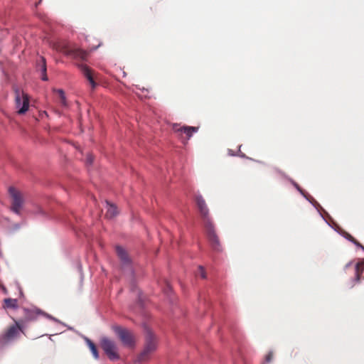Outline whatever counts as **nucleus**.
<instances>
[{"label":"nucleus","instance_id":"nucleus-20","mask_svg":"<svg viewBox=\"0 0 364 364\" xmlns=\"http://www.w3.org/2000/svg\"><path fill=\"white\" fill-rule=\"evenodd\" d=\"M198 276H200L203 279L206 278L205 272L204 269L203 268V267H201V266H200L198 267Z\"/></svg>","mask_w":364,"mask_h":364},{"label":"nucleus","instance_id":"nucleus-23","mask_svg":"<svg viewBox=\"0 0 364 364\" xmlns=\"http://www.w3.org/2000/svg\"><path fill=\"white\" fill-rule=\"evenodd\" d=\"M93 162V156L92 155H88L86 159V164L88 165H91Z\"/></svg>","mask_w":364,"mask_h":364},{"label":"nucleus","instance_id":"nucleus-19","mask_svg":"<svg viewBox=\"0 0 364 364\" xmlns=\"http://www.w3.org/2000/svg\"><path fill=\"white\" fill-rule=\"evenodd\" d=\"M39 67L42 73H46V62L44 57H41L39 60Z\"/></svg>","mask_w":364,"mask_h":364},{"label":"nucleus","instance_id":"nucleus-21","mask_svg":"<svg viewBox=\"0 0 364 364\" xmlns=\"http://www.w3.org/2000/svg\"><path fill=\"white\" fill-rule=\"evenodd\" d=\"M343 235L348 240L350 241L351 242H354L355 238L348 232H345Z\"/></svg>","mask_w":364,"mask_h":364},{"label":"nucleus","instance_id":"nucleus-16","mask_svg":"<svg viewBox=\"0 0 364 364\" xmlns=\"http://www.w3.org/2000/svg\"><path fill=\"white\" fill-rule=\"evenodd\" d=\"M86 343H87L90 350H91L93 356L95 357V358L97 359L99 358V354H98V351H97V347L95 345V343L89 338H86Z\"/></svg>","mask_w":364,"mask_h":364},{"label":"nucleus","instance_id":"nucleus-24","mask_svg":"<svg viewBox=\"0 0 364 364\" xmlns=\"http://www.w3.org/2000/svg\"><path fill=\"white\" fill-rule=\"evenodd\" d=\"M353 244H355L357 247L361 248L364 250V246H363L358 240L355 239L354 240V242H353Z\"/></svg>","mask_w":364,"mask_h":364},{"label":"nucleus","instance_id":"nucleus-3","mask_svg":"<svg viewBox=\"0 0 364 364\" xmlns=\"http://www.w3.org/2000/svg\"><path fill=\"white\" fill-rule=\"evenodd\" d=\"M9 193L11 197V209L14 213L19 215L24 203L23 195L14 187H9Z\"/></svg>","mask_w":364,"mask_h":364},{"label":"nucleus","instance_id":"nucleus-17","mask_svg":"<svg viewBox=\"0 0 364 364\" xmlns=\"http://www.w3.org/2000/svg\"><path fill=\"white\" fill-rule=\"evenodd\" d=\"M17 305H18V301L15 299L8 298V299H4V308L15 309L17 307Z\"/></svg>","mask_w":364,"mask_h":364},{"label":"nucleus","instance_id":"nucleus-15","mask_svg":"<svg viewBox=\"0 0 364 364\" xmlns=\"http://www.w3.org/2000/svg\"><path fill=\"white\" fill-rule=\"evenodd\" d=\"M54 92H55L58 95L59 102L60 103V105L65 107H68V102L64 91L61 89H58L54 90Z\"/></svg>","mask_w":364,"mask_h":364},{"label":"nucleus","instance_id":"nucleus-10","mask_svg":"<svg viewBox=\"0 0 364 364\" xmlns=\"http://www.w3.org/2000/svg\"><path fill=\"white\" fill-rule=\"evenodd\" d=\"M196 202L199 210L200 216L203 219L204 225H206L208 224V222H209L210 223H213L209 215V210L203 197L201 196H196Z\"/></svg>","mask_w":364,"mask_h":364},{"label":"nucleus","instance_id":"nucleus-8","mask_svg":"<svg viewBox=\"0 0 364 364\" xmlns=\"http://www.w3.org/2000/svg\"><path fill=\"white\" fill-rule=\"evenodd\" d=\"M23 326L21 324L9 326L6 331L0 336V346H4L8 342L16 337L19 331H22Z\"/></svg>","mask_w":364,"mask_h":364},{"label":"nucleus","instance_id":"nucleus-12","mask_svg":"<svg viewBox=\"0 0 364 364\" xmlns=\"http://www.w3.org/2000/svg\"><path fill=\"white\" fill-rule=\"evenodd\" d=\"M79 68H80L82 73L83 74V75L89 81L92 88L95 89V87L97 86V83L95 81L92 70L89 67H87L86 65H84V64L79 65Z\"/></svg>","mask_w":364,"mask_h":364},{"label":"nucleus","instance_id":"nucleus-14","mask_svg":"<svg viewBox=\"0 0 364 364\" xmlns=\"http://www.w3.org/2000/svg\"><path fill=\"white\" fill-rule=\"evenodd\" d=\"M107 210L105 214L106 218H112L117 215V208L114 204L109 203L107 201Z\"/></svg>","mask_w":364,"mask_h":364},{"label":"nucleus","instance_id":"nucleus-11","mask_svg":"<svg viewBox=\"0 0 364 364\" xmlns=\"http://www.w3.org/2000/svg\"><path fill=\"white\" fill-rule=\"evenodd\" d=\"M15 101L16 106L18 108V114H23L28 109L29 99L26 95L22 93L21 96L20 92H16Z\"/></svg>","mask_w":364,"mask_h":364},{"label":"nucleus","instance_id":"nucleus-7","mask_svg":"<svg viewBox=\"0 0 364 364\" xmlns=\"http://www.w3.org/2000/svg\"><path fill=\"white\" fill-rule=\"evenodd\" d=\"M204 226L205 228L207 237L208 238L209 242L212 248L215 251H220L222 250L220 242L218 236L215 233L213 223H210L209 222H208V224Z\"/></svg>","mask_w":364,"mask_h":364},{"label":"nucleus","instance_id":"nucleus-25","mask_svg":"<svg viewBox=\"0 0 364 364\" xmlns=\"http://www.w3.org/2000/svg\"><path fill=\"white\" fill-rule=\"evenodd\" d=\"M43 73L42 80L44 81L48 80V77H47L46 73Z\"/></svg>","mask_w":364,"mask_h":364},{"label":"nucleus","instance_id":"nucleus-13","mask_svg":"<svg viewBox=\"0 0 364 364\" xmlns=\"http://www.w3.org/2000/svg\"><path fill=\"white\" fill-rule=\"evenodd\" d=\"M116 252L122 265L129 266L131 263V260L127 252L120 246L116 247Z\"/></svg>","mask_w":364,"mask_h":364},{"label":"nucleus","instance_id":"nucleus-22","mask_svg":"<svg viewBox=\"0 0 364 364\" xmlns=\"http://www.w3.org/2000/svg\"><path fill=\"white\" fill-rule=\"evenodd\" d=\"M273 358V353L272 352H269L265 357V361L267 363H269L272 361Z\"/></svg>","mask_w":364,"mask_h":364},{"label":"nucleus","instance_id":"nucleus-4","mask_svg":"<svg viewBox=\"0 0 364 364\" xmlns=\"http://www.w3.org/2000/svg\"><path fill=\"white\" fill-rule=\"evenodd\" d=\"M173 130L178 134V136L180 137L184 143H186L190 139L194 133L198 132V127L174 124L173 126Z\"/></svg>","mask_w":364,"mask_h":364},{"label":"nucleus","instance_id":"nucleus-5","mask_svg":"<svg viewBox=\"0 0 364 364\" xmlns=\"http://www.w3.org/2000/svg\"><path fill=\"white\" fill-rule=\"evenodd\" d=\"M100 346L110 360L119 359L116 344L113 341L107 337H103L100 340Z\"/></svg>","mask_w":364,"mask_h":364},{"label":"nucleus","instance_id":"nucleus-26","mask_svg":"<svg viewBox=\"0 0 364 364\" xmlns=\"http://www.w3.org/2000/svg\"><path fill=\"white\" fill-rule=\"evenodd\" d=\"M294 186L300 191L302 192L301 188L299 186L297 183H294Z\"/></svg>","mask_w":364,"mask_h":364},{"label":"nucleus","instance_id":"nucleus-9","mask_svg":"<svg viewBox=\"0 0 364 364\" xmlns=\"http://www.w3.org/2000/svg\"><path fill=\"white\" fill-rule=\"evenodd\" d=\"M114 329L124 345L129 347L134 346V339L132 332L119 326L114 327Z\"/></svg>","mask_w":364,"mask_h":364},{"label":"nucleus","instance_id":"nucleus-18","mask_svg":"<svg viewBox=\"0 0 364 364\" xmlns=\"http://www.w3.org/2000/svg\"><path fill=\"white\" fill-rule=\"evenodd\" d=\"M363 272V263H357L355 265V279L357 282H360L361 279V274Z\"/></svg>","mask_w":364,"mask_h":364},{"label":"nucleus","instance_id":"nucleus-6","mask_svg":"<svg viewBox=\"0 0 364 364\" xmlns=\"http://www.w3.org/2000/svg\"><path fill=\"white\" fill-rule=\"evenodd\" d=\"M60 51L65 55L76 60H85L88 55L86 50L76 46H64L61 48Z\"/></svg>","mask_w":364,"mask_h":364},{"label":"nucleus","instance_id":"nucleus-2","mask_svg":"<svg viewBox=\"0 0 364 364\" xmlns=\"http://www.w3.org/2000/svg\"><path fill=\"white\" fill-rule=\"evenodd\" d=\"M43 316L48 317V315L37 308L23 309V317L18 320H14V322L18 325L21 324L23 327L28 323L36 321L38 316Z\"/></svg>","mask_w":364,"mask_h":364},{"label":"nucleus","instance_id":"nucleus-1","mask_svg":"<svg viewBox=\"0 0 364 364\" xmlns=\"http://www.w3.org/2000/svg\"><path fill=\"white\" fill-rule=\"evenodd\" d=\"M157 341L155 336L150 330H147L145 336V343L143 351L139 355L137 361L145 362L147 361L151 354L156 350Z\"/></svg>","mask_w":364,"mask_h":364}]
</instances>
